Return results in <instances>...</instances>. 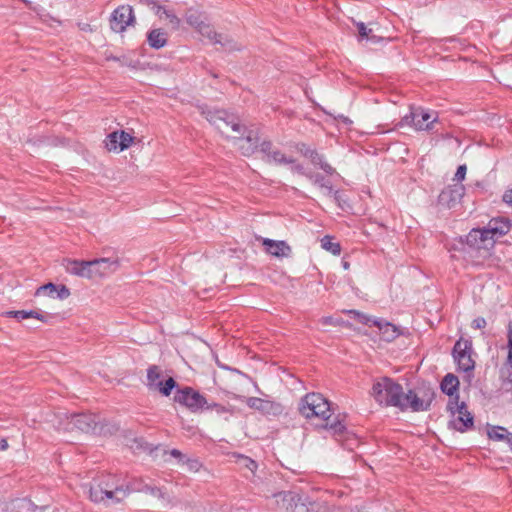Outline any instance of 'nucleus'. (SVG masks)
Wrapping results in <instances>:
<instances>
[{
	"mask_svg": "<svg viewBox=\"0 0 512 512\" xmlns=\"http://www.w3.org/2000/svg\"><path fill=\"white\" fill-rule=\"evenodd\" d=\"M201 114L219 130L230 127L232 131L245 135V137H238L237 146L242 155L251 156L259 147V131L258 129L247 128L240 123L237 116L229 114L225 110H212L207 106H199Z\"/></svg>",
	"mask_w": 512,
	"mask_h": 512,
	"instance_id": "f257e3e1",
	"label": "nucleus"
},
{
	"mask_svg": "<svg viewBox=\"0 0 512 512\" xmlns=\"http://www.w3.org/2000/svg\"><path fill=\"white\" fill-rule=\"evenodd\" d=\"M299 412L306 419H319L320 426L329 430L333 435H341L346 429L339 415L332 418L331 404L320 393L306 394L300 401Z\"/></svg>",
	"mask_w": 512,
	"mask_h": 512,
	"instance_id": "f03ea898",
	"label": "nucleus"
},
{
	"mask_svg": "<svg viewBox=\"0 0 512 512\" xmlns=\"http://www.w3.org/2000/svg\"><path fill=\"white\" fill-rule=\"evenodd\" d=\"M128 493V489L118 485L111 475L94 479L88 488L89 499L94 503H119Z\"/></svg>",
	"mask_w": 512,
	"mask_h": 512,
	"instance_id": "7ed1b4c3",
	"label": "nucleus"
},
{
	"mask_svg": "<svg viewBox=\"0 0 512 512\" xmlns=\"http://www.w3.org/2000/svg\"><path fill=\"white\" fill-rule=\"evenodd\" d=\"M186 22L196 29L202 36L212 43L221 44L227 51L239 50L237 43L214 31L213 27L206 22V17L199 11L188 9L185 14Z\"/></svg>",
	"mask_w": 512,
	"mask_h": 512,
	"instance_id": "20e7f679",
	"label": "nucleus"
},
{
	"mask_svg": "<svg viewBox=\"0 0 512 512\" xmlns=\"http://www.w3.org/2000/svg\"><path fill=\"white\" fill-rule=\"evenodd\" d=\"M439 114L421 106H411L410 112L402 117L398 126H410L416 131L438 132Z\"/></svg>",
	"mask_w": 512,
	"mask_h": 512,
	"instance_id": "39448f33",
	"label": "nucleus"
},
{
	"mask_svg": "<svg viewBox=\"0 0 512 512\" xmlns=\"http://www.w3.org/2000/svg\"><path fill=\"white\" fill-rule=\"evenodd\" d=\"M402 394V386L388 377L376 381L371 390V395L377 403L398 408L403 405Z\"/></svg>",
	"mask_w": 512,
	"mask_h": 512,
	"instance_id": "423d86ee",
	"label": "nucleus"
},
{
	"mask_svg": "<svg viewBox=\"0 0 512 512\" xmlns=\"http://www.w3.org/2000/svg\"><path fill=\"white\" fill-rule=\"evenodd\" d=\"M174 401L185 406L194 413L212 408H216L218 412L224 410V408L219 404H209L202 394L191 387L178 389L174 395Z\"/></svg>",
	"mask_w": 512,
	"mask_h": 512,
	"instance_id": "0eeeda50",
	"label": "nucleus"
},
{
	"mask_svg": "<svg viewBox=\"0 0 512 512\" xmlns=\"http://www.w3.org/2000/svg\"><path fill=\"white\" fill-rule=\"evenodd\" d=\"M58 417L60 419L58 429L68 432L79 430L88 433L93 431L98 423L97 416L91 413H60Z\"/></svg>",
	"mask_w": 512,
	"mask_h": 512,
	"instance_id": "6e6552de",
	"label": "nucleus"
},
{
	"mask_svg": "<svg viewBox=\"0 0 512 512\" xmlns=\"http://www.w3.org/2000/svg\"><path fill=\"white\" fill-rule=\"evenodd\" d=\"M434 399V391L430 388H420L418 390H409L402 394V402L399 408L405 410L410 408L414 412L427 411L430 409Z\"/></svg>",
	"mask_w": 512,
	"mask_h": 512,
	"instance_id": "1a4fd4ad",
	"label": "nucleus"
},
{
	"mask_svg": "<svg viewBox=\"0 0 512 512\" xmlns=\"http://www.w3.org/2000/svg\"><path fill=\"white\" fill-rule=\"evenodd\" d=\"M447 409L453 416L452 425L459 432H465L474 425V418L467 410L465 402L459 403V395L455 399H449Z\"/></svg>",
	"mask_w": 512,
	"mask_h": 512,
	"instance_id": "9d476101",
	"label": "nucleus"
},
{
	"mask_svg": "<svg viewBox=\"0 0 512 512\" xmlns=\"http://www.w3.org/2000/svg\"><path fill=\"white\" fill-rule=\"evenodd\" d=\"M466 243L471 250L480 253L483 258L490 256L495 246L494 240L485 233L484 227L472 229L466 236Z\"/></svg>",
	"mask_w": 512,
	"mask_h": 512,
	"instance_id": "9b49d317",
	"label": "nucleus"
},
{
	"mask_svg": "<svg viewBox=\"0 0 512 512\" xmlns=\"http://www.w3.org/2000/svg\"><path fill=\"white\" fill-rule=\"evenodd\" d=\"M349 313L354 314L360 323L377 327L381 334V338L386 342H391L400 335L399 328L390 322L383 319L370 318L356 310H350Z\"/></svg>",
	"mask_w": 512,
	"mask_h": 512,
	"instance_id": "f8f14e48",
	"label": "nucleus"
},
{
	"mask_svg": "<svg viewBox=\"0 0 512 512\" xmlns=\"http://www.w3.org/2000/svg\"><path fill=\"white\" fill-rule=\"evenodd\" d=\"M452 355L459 370L463 372H472L474 370L475 361L472 358L471 340L460 338L456 341Z\"/></svg>",
	"mask_w": 512,
	"mask_h": 512,
	"instance_id": "ddd939ff",
	"label": "nucleus"
},
{
	"mask_svg": "<svg viewBox=\"0 0 512 512\" xmlns=\"http://www.w3.org/2000/svg\"><path fill=\"white\" fill-rule=\"evenodd\" d=\"M135 16L131 6L121 5L111 14L110 27L114 32L122 33L129 25L134 24Z\"/></svg>",
	"mask_w": 512,
	"mask_h": 512,
	"instance_id": "4468645a",
	"label": "nucleus"
},
{
	"mask_svg": "<svg viewBox=\"0 0 512 512\" xmlns=\"http://www.w3.org/2000/svg\"><path fill=\"white\" fill-rule=\"evenodd\" d=\"M465 194V186L461 183H455L447 186L438 196V203L446 208H453Z\"/></svg>",
	"mask_w": 512,
	"mask_h": 512,
	"instance_id": "2eb2a0df",
	"label": "nucleus"
},
{
	"mask_svg": "<svg viewBox=\"0 0 512 512\" xmlns=\"http://www.w3.org/2000/svg\"><path fill=\"white\" fill-rule=\"evenodd\" d=\"M93 260L91 261H84V260H73V259H64L63 260V266L67 273L93 279L94 273H93Z\"/></svg>",
	"mask_w": 512,
	"mask_h": 512,
	"instance_id": "dca6fc26",
	"label": "nucleus"
},
{
	"mask_svg": "<svg viewBox=\"0 0 512 512\" xmlns=\"http://www.w3.org/2000/svg\"><path fill=\"white\" fill-rule=\"evenodd\" d=\"M247 405L266 415L278 416L283 412V406L280 403L258 397L248 398Z\"/></svg>",
	"mask_w": 512,
	"mask_h": 512,
	"instance_id": "f3484780",
	"label": "nucleus"
},
{
	"mask_svg": "<svg viewBox=\"0 0 512 512\" xmlns=\"http://www.w3.org/2000/svg\"><path fill=\"white\" fill-rule=\"evenodd\" d=\"M485 228V233H488L496 243V240L505 236L511 228V222L507 218H494L491 219Z\"/></svg>",
	"mask_w": 512,
	"mask_h": 512,
	"instance_id": "a211bd4d",
	"label": "nucleus"
},
{
	"mask_svg": "<svg viewBox=\"0 0 512 512\" xmlns=\"http://www.w3.org/2000/svg\"><path fill=\"white\" fill-rule=\"evenodd\" d=\"M92 265H94V278L108 276L119 268L118 260H111L109 258L94 259Z\"/></svg>",
	"mask_w": 512,
	"mask_h": 512,
	"instance_id": "6ab92c4d",
	"label": "nucleus"
},
{
	"mask_svg": "<svg viewBox=\"0 0 512 512\" xmlns=\"http://www.w3.org/2000/svg\"><path fill=\"white\" fill-rule=\"evenodd\" d=\"M263 245L266 247L267 253L275 257H287L291 253V248L285 241L264 239Z\"/></svg>",
	"mask_w": 512,
	"mask_h": 512,
	"instance_id": "aec40b11",
	"label": "nucleus"
},
{
	"mask_svg": "<svg viewBox=\"0 0 512 512\" xmlns=\"http://www.w3.org/2000/svg\"><path fill=\"white\" fill-rule=\"evenodd\" d=\"M168 42V33L163 28H154L147 33V43L153 49H161Z\"/></svg>",
	"mask_w": 512,
	"mask_h": 512,
	"instance_id": "412c9836",
	"label": "nucleus"
},
{
	"mask_svg": "<svg viewBox=\"0 0 512 512\" xmlns=\"http://www.w3.org/2000/svg\"><path fill=\"white\" fill-rule=\"evenodd\" d=\"M305 176L315 185L319 186L321 189L325 190L327 195L333 194L334 199L339 202L340 201V193L339 191H333L332 184L329 180H326L322 174L319 173H311L305 174Z\"/></svg>",
	"mask_w": 512,
	"mask_h": 512,
	"instance_id": "4be33fe9",
	"label": "nucleus"
},
{
	"mask_svg": "<svg viewBox=\"0 0 512 512\" xmlns=\"http://www.w3.org/2000/svg\"><path fill=\"white\" fill-rule=\"evenodd\" d=\"M441 391L448 395L450 399H455L458 395L457 391L459 388V380L457 376L452 373H448L444 376L440 384Z\"/></svg>",
	"mask_w": 512,
	"mask_h": 512,
	"instance_id": "5701e85b",
	"label": "nucleus"
},
{
	"mask_svg": "<svg viewBox=\"0 0 512 512\" xmlns=\"http://www.w3.org/2000/svg\"><path fill=\"white\" fill-rule=\"evenodd\" d=\"M162 375V370L157 365H151L147 369V386L150 390H155L158 382H162L160 377Z\"/></svg>",
	"mask_w": 512,
	"mask_h": 512,
	"instance_id": "b1692460",
	"label": "nucleus"
},
{
	"mask_svg": "<svg viewBox=\"0 0 512 512\" xmlns=\"http://www.w3.org/2000/svg\"><path fill=\"white\" fill-rule=\"evenodd\" d=\"M274 497L276 499L277 504L280 505V507L285 510L292 508L296 500V495L289 491L279 492L275 494Z\"/></svg>",
	"mask_w": 512,
	"mask_h": 512,
	"instance_id": "393cba45",
	"label": "nucleus"
},
{
	"mask_svg": "<svg viewBox=\"0 0 512 512\" xmlns=\"http://www.w3.org/2000/svg\"><path fill=\"white\" fill-rule=\"evenodd\" d=\"M487 435L491 440L507 442L511 432L502 426H492L488 428Z\"/></svg>",
	"mask_w": 512,
	"mask_h": 512,
	"instance_id": "a878e982",
	"label": "nucleus"
},
{
	"mask_svg": "<svg viewBox=\"0 0 512 512\" xmlns=\"http://www.w3.org/2000/svg\"><path fill=\"white\" fill-rule=\"evenodd\" d=\"M265 161L268 163H274L277 165L281 164H293L295 162V159L292 157H287L284 153H282L278 149H274L272 153L265 158Z\"/></svg>",
	"mask_w": 512,
	"mask_h": 512,
	"instance_id": "bb28decb",
	"label": "nucleus"
},
{
	"mask_svg": "<svg viewBox=\"0 0 512 512\" xmlns=\"http://www.w3.org/2000/svg\"><path fill=\"white\" fill-rule=\"evenodd\" d=\"M321 247L331 252L333 255H339L341 253V246L338 242H333V238L326 235L321 239Z\"/></svg>",
	"mask_w": 512,
	"mask_h": 512,
	"instance_id": "cd10ccee",
	"label": "nucleus"
},
{
	"mask_svg": "<svg viewBox=\"0 0 512 512\" xmlns=\"http://www.w3.org/2000/svg\"><path fill=\"white\" fill-rule=\"evenodd\" d=\"M163 16L168 20L169 24L174 30H178L180 28L181 19L175 14L174 10L169 9L165 6L164 9L162 10L161 18Z\"/></svg>",
	"mask_w": 512,
	"mask_h": 512,
	"instance_id": "c85d7f7f",
	"label": "nucleus"
},
{
	"mask_svg": "<svg viewBox=\"0 0 512 512\" xmlns=\"http://www.w3.org/2000/svg\"><path fill=\"white\" fill-rule=\"evenodd\" d=\"M176 386V381L172 377H169L165 381L158 382L157 387L155 388L154 391H158L164 396H169Z\"/></svg>",
	"mask_w": 512,
	"mask_h": 512,
	"instance_id": "c756f323",
	"label": "nucleus"
},
{
	"mask_svg": "<svg viewBox=\"0 0 512 512\" xmlns=\"http://www.w3.org/2000/svg\"><path fill=\"white\" fill-rule=\"evenodd\" d=\"M105 145L109 151H120L119 131L110 133L107 136Z\"/></svg>",
	"mask_w": 512,
	"mask_h": 512,
	"instance_id": "7c9ffc66",
	"label": "nucleus"
},
{
	"mask_svg": "<svg viewBox=\"0 0 512 512\" xmlns=\"http://www.w3.org/2000/svg\"><path fill=\"white\" fill-rule=\"evenodd\" d=\"M141 5L148 7L150 10L154 12L156 16L161 19V13L164 9V5H162L158 0H138Z\"/></svg>",
	"mask_w": 512,
	"mask_h": 512,
	"instance_id": "2f4dec72",
	"label": "nucleus"
},
{
	"mask_svg": "<svg viewBox=\"0 0 512 512\" xmlns=\"http://www.w3.org/2000/svg\"><path fill=\"white\" fill-rule=\"evenodd\" d=\"M356 26L361 40L366 39L368 41L376 42L375 36H371L372 30L367 28L363 22L357 23Z\"/></svg>",
	"mask_w": 512,
	"mask_h": 512,
	"instance_id": "473e14b6",
	"label": "nucleus"
},
{
	"mask_svg": "<svg viewBox=\"0 0 512 512\" xmlns=\"http://www.w3.org/2000/svg\"><path fill=\"white\" fill-rule=\"evenodd\" d=\"M238 464L254 473L257 469V463L250 457L244 455H238Z\"/></svg>",
	"mask_w": 512,
	"mask_h": 512,
	"instance_id": "72a5a7b5",
	"label": "nucleus"
},
{
	"mask_svg": "<svg viewBox=\"0 0 512 512\" xmlns=\"http://www.w3.org/2000/svg\"><path fill=\"white\" fill-rule=\"evenodd\" d=\"M134 140V137L125 131H119L120 151H123L130 147Z\"/></svg>",
	"mask_w": 512,
	"mask_h": 512,
	"instance_id": "f704fd0d",
	"label": "nucleus"
},
{
	"mask_svg": "<svg viewBox=\"0 0 512 512\" xmlns=\"http://www.w3.org/2000/svg\"><path fill=\"white\" fill-rule=\"evenodd\" d=\"M57 286L53 283H47L45 285L40 286L36 292L35 295L39 296L42 294H46L48 296L54 297V294H56Z\"/></svg>",
	"mask_w": 512,
	"mask_h": 512,
	"instance_id": "c9c22d12",
	"label": "nucleus"
},
{
	"mask_svg": "<svg viewBox=\"0 0 512 512\" xmlns=\"http://www.w3.org/2000/svg\"><path fill=\"white\" fill-rule=\"evenodd\" d=\"M138 490L141 491V492H144V493H149V494H151L154 497H158V498H163L164 497V493L162 492V490L160 488L155 487V486H151L149 484L143 485Z\"/></svg>",
	"mask_w": 512,
	"mask_h": 512,
	"instance_id": "e433bc0d",
	"label": "nucleus"
},
{
	"mask_svg": "<svg viewBox=\"0 0 512 512\" xmlns=\"http://www.w3.org/2000/svg\"><path fill=\"white\" fill-rule=\"evenodd\" d=\"M26 314H27V319L28 318H35V319H38V320H40L42 322H47L48 319L50 318V315L43 314V313H41L40 311H37V310L26 311Z\"/></svg>",
	"mask_w": 512,
	"mask_h": 512,
	"instance_id": "4c0bfd02",
	"label": "nucleus"
},
{
	"mask_svg": "<svg viewBox=\"0 0 512 512\" xmlns=\"http://www.w3.org/2000/svg\"><path fill=\"white\" fill-rule=\"evenodd\" d=\"M260 151L265 155V158L268 157L272 151L274 150L273 149V145H272V142L269 141V140H264L262 141L260 144H259V147Z\"/></svg>",
	"mask_w": 512,
	"mask_h": 512,
	"instance_id": "58836bf2",
	"label": "nucleus"
},
{
	"mask_svg": "<svg viewBox=\"0 0 512 512\" xmlns=\"http://www.w3.org/2000/svg\"><path fill=\"white\" fill-rule=\"evenodd\" d=\"M508 347H509V353L507 357V362L512 368V321L508 324Z\"/></svg>",
	"mask_w": 512,
	"mask_h": 512,
	"instance_id": "ea45409f",
	"label": "nucleus"
},
{
	"mask_svg": "<svg viewBox=\"0 0 512 512\" xmlns=\"http://www.w3.org/2000/svg\"><path fill=\"white\" fill-rule=\"evenodd\" d=\"M466 171H467L466 165L465 164L460 165L457 168V171L454 176V180L457 181V183H461L465 179Z\"/></svg>",
	"mask_w": 512,
	"mask_h": 512,
	"instance_id": "a19ab883",
	"label": "nucleus"
},
{
	"mask_svg": "<svg viewBox=\"0 0 512 512\" xmlns=\"http://www.w3.org/2000/svg\"><path fill=\"white\" fill-rule=\"evenodd\" d=\"M70 296V290L65 285L57 286L56 297L64 300Z\"/></svg>",
	"mask_w": 512,
	"mask_h": 512,
	"instance_id": "79ce46f5",
	"label": "nucleus"
},
{
	"mask_svg": "<svg viewBox=\"0 0 512 512\" xmlns=\"http://www.w3.org/2000/svg\"><path fill=\"white\" fill-rule=\"evenodd\" d=\"M486 325H487V322H486L485 318H483V317L475 318L471 324L473 329H484L486 327Z\"/></svg>",
	"mask_w": 512,
	"mask_h": 512,
	"instance_id": "37998d69",
	"label": "nucleus"
},
{
	"mask_svg": "<svg viewBox=\"0 0 512 512\" xmlns=\"http://www.w3.org/2000/svg\"><path fill=\"white\" fill-rule=\"evenodd\" d=\"M342 321L335 319L331 316H325L320 319L322 325H339Z\"/></svg>",
	"mask_w": 512,
	"mask_h": 512,
	"instance_id": "c03bdc74",
	"label": "nucleus"
},
{
	"mask_svg": "<svg viewBox=\"0 0 512 512\" xmlns=\"http://www.w3.org/2000/svg\"><path fill=\"white\" fill-rule=\"evenodd\" d=\"M298 151L305 157L307 158H310L312 157L313 153L315 152V150L313 149H310L309 147H307L305 144H301L299 147H298Z\"/></svg>",
	"mask_w": 512,
	"mask_h": 512,
	"instance_id": "a18cd8bd",
	"label": "nucleus"
},
{
	"mask_svg": "<svg viewBox=\"0 0 512 512\" xmlns=\"http://www.w3.org/2000/svg\"><path fill=\"white\" fill-rule=\"evenodd\" d=\"M17 507L22 510L31 511L34 510L33 504L30 501L21 500L18 502Z\"/></svg>",
	"mask_w": 512,
	"mask_h": 512,
	"instance_id": "49530a36",
	"label": "nucleus"
},
{
	"mask_svg": "<svg viewBox=\"0 0 512 512\" xmlns=\"http://www.w3.org/2000/svg\"><path fill=\"white\" fill-rule=\"evenodd\" d=\"M291 170L294 173H297V174H300V175H304V176H305V174H310V172H306L305 171L303 165L296 164L295 162L292 164Z\"/></svg>",
	"mask_w": 512,
	"mask_h": 512,
	"instance_id": "de8ad7c7",
	"label": "nucleus"
},
{
	"mask_svg": "<svg viewBox=\"0 0 512 512\" xmlns=\"http://www.w3.org/2000/svg\"><path fill=\"white\" fill-rule=\"evenodd\" d=\"M319 167L324 171L326 172L327 174L329 175H332L335 173V169L330 165L328 164L327 162H325L324 160L320 163Z\"/></svg>",
	"mask_w": 512,
	"mask_h": 512,
	"instance_id": "09e8293b",
	"label": "nucleus"
},
{
	"mask_svg": "<svg viewBox=\"0 0 512 512\" xmlns=\"http://www.w3.org/2000/svg\"><path fill=\"white\" fill-rule=\"evenodd\" d=\"M314 165H320L323 161V157L315 150L312 157L309 158Z\"/></svg>",
	"mask_w": 512,
	"mask_h": 512,
	"instance_id": "8fccbe9b",
	"label": "nucleus"
},
{
	"mask_svg": "<svg viewBox=\"0 0 512 512\" xmlns=\"http://www.w3.org/2000/svg\"><path fill=\"white\" fill-rule=\"evenodd\" d=\"M502 200H503L504 203H506L507 205L512 207V189L506 191L503 194Z\"/></svg>",
	"mask_w": 512,
	"mask_h": 512,
	"instance_id": "3c124183",
	"label": "nucleus"
},
{
	"mask_svg": "<svg viewBox=\"0 0 512 512\" xmlns=\"http://www.w3.org/2000/svg\"><path fill=\"white\" fill-rule=\"evenodd\" d=\"M14 318H16L18 320L27 319L26 310H16L14 313Z\"/></svg>",
	"mask_w": 512,
	"mask_h": 512,
	"instance_id": "603ef678",
	"label": "nucleus"
},
{
	"mask_svg": "<svg viewBox=\"0 0 512 512\" xmlns=\"http://www.w3.org/2000/svg\"><path fill=\"white\" fill-rule=\"evenodd\" d=\"M170 454L171 456L175 457V458H178V459H182L183 458V454L181 453V451L177 450V449H172L170 451Z\"/></svg>",
	"mask_w": 512,
	"mask_h": 512,
	"instance_id": "864d4df0",
	"label": "nucleus"
},
{
	"mask_svg": "<svg viewBox=\"0 0 512 512\" xmlns=\"http://www.w3.org/2000/svg\"><path fill=\"white\" fill-rule=\"evenodd\" d=\"M188 465L191 469L197 470L199 467V462L197 460H189Z\"/></svg>",
	"mask_w": 512,
	"mask_h": 512,
	"instance_id": "5fc2aeb1",
	"label": "nucleus"
},
{
	"mask_svg": "<svg viewBox=\"0 0 512 512\" xmlns=\"http://www.w3.org/2000/svg\"><path fill=\"white\" fill-rule=\"evenodd\" d=\"M8 448V442L6 439L0 440V451H4Z\"/></svg>",
	"mask_w": 512,
	"mask_h": 512,
	"instance_id": "6e6d98bb",
	"label": "nucleus"
},
{
	"mask_svg": "<svg viewBox=\"0 0 512 512\" xmlns=\"http://www.w3.org/2000/svg\"><path fill=\"white\" fill-rule=\"evenodd\" d=\"M14 313H15V311H7L4 313V316L9 317V318H14Z\"/></svg>",
	"mask_w": 512,
	"mask_h": 512,
	"instance_id": "4d7b16f0",
	"label": "nucleus"
},
{
	"mask_svg": "<svg viewBox=\"0 0 512 512\" xmlns=\"http://www.w3.org/2000/svg\"><path fill=\"white\" fill-rule=\"evenodd\" d=\"M506 443L508 444L509 449H510V451L512 452V433H511V435L509 436V438H508V440H507V442H506Z\"/></svg>",
	"mask_w": 512,
	"mask_h": 512,
	"instance_id": "13d9d810",
	"label": "nucleus"
}]
</instances>
